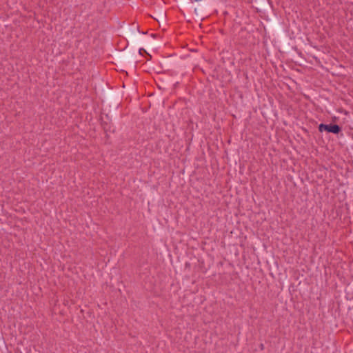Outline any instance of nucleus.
<instances>
[{"label": "nucleus", "instance_id": "1", "mask_svg": "<svg viewBox=\"0 0 353 353\" xmlns=\"http://www.w3.org/2000/svg\"><path fill=\"white\" fill-rule=\"evenodd\" d=\"M319 130L322 132L323 131H327L328 132H332L333 134H338L341 131V128L338 125H326L323 123H321L319 125Z\"/></svg>", "mask_w": 353, "mask_h": 353}]
</instances>
